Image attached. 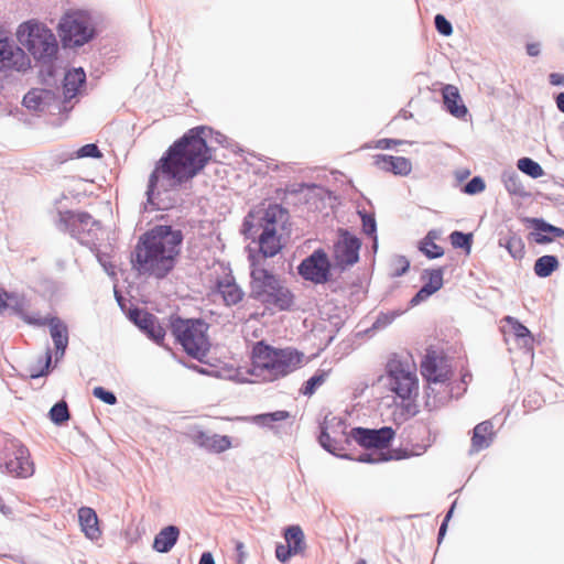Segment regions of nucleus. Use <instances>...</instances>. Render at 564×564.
Instances as JSON below:
<instances>
[{
	"label": "nucleus",
	"mask_w": 564,
	"mask_h": 564,
	"mask_svg": "<svg viewBox=\"0 0 564 564\" xmlns=\"http://www.w3.org/2000/svg\"><path fill=\"white\" fill-rule=\"evenodd\" d=\"M204 132V127L189 129L169 148L150 175L147 191L149 199L159 187L164 191L176 187L193 178L205 167L212 153L203 137Z\"/></svg>",
	"instance_id": "obj_1"
},
{
	"label": "nucleus",
	"mask_w": 564,
	"mask_h": 564,
	"mask_svg": "<svg viewBox=\"0 0 564 564\" xmlns=\"http://www.w3.org/2000/svg\"><path fill=\"white\" fill-rule=\"evenodd\" d=\"M183 235L171 226L159 225L139 237L131 253V267L142 276L165 278L175 267Z\"/></svg>",
	"instance_id": "obj_2"
},
{
	"label": "nucleus",
	"mask_w": 564,
	"mask_h": 564,
	"mask_svg": "<svg viewBox=\"0 0 564 564\" xmlns=\"http://www.w3.org/2000/svg\"><path fill=\"white\" fill-rule=\"evenodd\" d=\"M305 356L293 348H275L258 341L251 354V373L261 380L275 381L284 378L304 365Z\"/></svg>",
	"instance_id": "obj_3"
},
{
	"label": "nucleus",
	"mask_w": 564,
	"mask_h": 564,
	"mask_svg": "<svg viewBox=\"0 0 564 564\" xmlns=\"http://www.w3.org/2000/svg\"><path fill=\"white\" fill-rule=\"evenodd\" d=\"M250 278L251 299L261 302L267 307L280 311H286L293 306V293L270 271L253 262Z\"/></svg>",
	"instance_id": "obj_4"
},
{
	"label": "nucleus",
	"mask_w": 564,
	"mask_h": 564,
	"mask_svg": "<svg viewBox=\"0 0 564 564\" xmlns=\"http://www.w3.org/2000/svg\"><path fill=\"white\" fill-rule=\"evenodd\" d=\"M17 39L36 61L50 62L57 53L58 44L52 30L37 20L21 23Z\"/></svg>",
	"instance_id": "obj_5"
},
{
	"label": "nucleus",
	"mask_w": 564,
	"mask_h": 564,
	"mask_svg": "<svg viewBox=\"0 0 564 564\" xmlns=\"http://www.w3.org/2000/svg\"><path fill=\"white\" fill-rule=\"evenodd\" d=\"M171 332L176 341L192 357L202 359L209 350L208 324L203 319L171 317Z\"/></svg>",
	"instance_id": "obj_6"
},
{
	"label": "nucleus",
	"mask_w": 564,
	"mask_h": 564,
	"mask_svg": "<svg viewBox=\"0 0 564 564\" xmlns=\"http://www.w3.org/2000/svg\"><path fill=\"white\" fill-rule=\"evenodd\" d=\"M288 221V212L280 205H270L261 218L262 232L259 236L260 252L265 258L276 256L283 248V232Z\"/></svg>",
	"instance_id": "obj_7"
},
{
	"label": "nucleus",
	"mask_w": 564,
	"mask_h": 564,
	"mask_svg": "<svg viewBox=\"0 0 564 564\" xmlns=\"http://www.w3.org/2000/svg\"><path fill=\"white\" fill-rule=\"evenodd\" d=\"M421 375L427 382L445 383L453 376L449 358L442 349H426L420 365Z\"/></svg>",
	"instance_id": "obj_8"
},
{
	"label": "nucleus",
	"mask_w": 564,
	"mask_h": 564,
	"mask_svg": "<svg viewBox=\"0 0 564 564\" xmlns=\"http://www.w3.org/2000/svg\"><path fill=\"white\" fill-rule=\"evenodd\" d=\"M59 36L64 46H80L93 36L88 19L80 13L65 14L58 25Z\"/></svg>",
	"instance_id": "obj_9"
},
{
	"label": "nucleus",
	"mask_w": 564,
	"mask_h": 564,
	"mask_svg": "<svg viewBox=\"0 0 564 564\" xmlns=\"http://www.w3.org/2000/svg\"><path fill=\"white\" fill-rule=\"evenodd\" d=\"M391 390L401 399L406 400L417 393V377L414 367L400 360L388 364Z\"/></svg>",
	"instance_id": "obj_10"
},
{
	"label": "nucleus",
	"mask_w": 564,
	"mask_h": 564,
	"mask_svg": "<svg viewBox=\"0 0 564 564\" xmlns=\"http://www.w3.org/2000/svg\"><path fill=\"white\" fill-rule=\"evenodd\" d=\"M300 275L315 284H325L330 280L332 263L324 249H316L299 265Z\"/></svg>",
	"instance_id": "obj_11"
},
{
	"label": "nucleus",
	"mask_w": 564,
	"mask_h": 564,
	"mask_svg": "<svg viewBox=\"0 0 564 564\" xmlns=\"http://www.w3.org/2000/svg\"><path fill=\"white\" fill-rule=\"evenodd\" d=\"M360 246L358 238L345 231L333 248L335 265L345 270L355 264L359 259Z\"/></svg>",
	"instance_id": "obj_12"
},
{
	"label": "nucleus",
	"mask_w": 564,
	"mask_h": 564,
	"mask_svg": "<svg viewBox=\"0 0 564 564\" xmlns=\"http://www.w3.org/2000/svg\"><path fill=\"white\" fill-rule=\"evenodd\" d=\"M30 67L31 61L23 48L13 45L7 37L0 39V70L24 72Z\"/></svg>",
	"instance_id": "obj_13"
},
{
	"label": "nucleus",
	"mask_w": 564,
	"mask_h": 564,
	"mask_svg": "<svg viewBox=\"0 0 564 564\" xmlns=\"http://www.w3.org/2000/svg\"><path fill=\"white\" fill-rule=\"evenodd\" d=\"M394 435V430L389 426L379 430L356 427L351 431L352 438L361 446L369 448H387Z\"/></svg>",
	"instance_id": "obj_14"
},
{
	"label": "nucleus",
	"mask_w": 564,
	"mask_h": 564,
	"mask_svg": "<svg viewBox=\"0 0 564 564\" xmlns=\"http://www.w3.org/2000/svg\"><path fill=\"white\" fill-rule=\"evenodd\" d=\"M212 294L219 296L226 306L237 305L245 297L243 290L238 285L230 272L216 279Z\"/></svg>",
	"instance_id": "obj_15"
},
{
	"label": "nucleus",
	"mask_w": 564,
	"mask_h": 564,
	"mask_svg": "<svg viewBox=\"0 0 564 564\" xmlns=\"http://www.w3.org/2000/svg\"><path fill=\"white\" fill-rule=\"evenodd\" d=\"M25 321L29 324L39 326L48 325L50 334L56 348V354L62 357L68 346V329L67 326L58 317H31L26 316Z\"/></svg>",
	"instance_id": "obj_16"
},
{
	"label": "nucleus",
	"mask_w": 564,
	"mask_h": 564,
	"mask_svg": "<svg viewBox=\"0 0 564 564\" xmlns=\"http://www.w3.org/2000/svg\"><path fill=\"white\" fill-rule=\"evenodd\" d=\"M303 531H284V541L276 544L275 556L281 563H286L293 555L305 550Z\"/></svg>",
	"instance_id": "obj_17"
},
{
	"label": "nucleus",
	"mask_w": 564,
	"mask_h": 564,
	"mask_svg": "<svg viewBox=\"0 0 564 564\" xmlns=\"http://www.w3.org/2000/svg\"><path fill=\"white\" fill-rule=\"evenodd\" d=\"M6 469L15 477L26 478L33 475L34 464L31 460L30 452L24 446L17 447L12 456L6 462Z\"/></svg>",
	"instance_id": "obj_18"
},
{
	"label": "nucleus",
	"mask_w": 564,
	"mask_h": 564,
	"mask_svg": "<svg viewBox=\"0 0 564 564\" xmlns=\"http://www.w3.org/2000/svg\"><path fill=\"white\" fill-rule=\"evenodd\" d=\"M130 317L155 343H163L165 329L159 323L156 316L145 311L134 310L130 313Z\"/></svg>",
	"instance_id": "obj_19"
},
{
	"label": "nucleus",
	"mask_w": 564,
	"mask_h": 564,
	"mask_svg": "<svg viewBox=\"0 0 564 564\" xmlns=\"http://www.w3.org/2000/svg\"><path fill=\"white\" fill-rule=\"evenodd\" d=\"M423 279H426L425 284L420 289V291L412 297L411 305L415 306L421 302L427 300L431 295L436 293L443 286V270L442 269H432L426 270L423 274Z\"/></svg>",
	"instance_id": "obj_20"
},
{
	"label": "nucleus",
	"mask_w": 564,
	"mask_h": 564,
	"mask_svg": "<svg viewBox=\"0 0 564 564\" xmlns=\"http://www.w3.org/2000/svg\"><path fill=\"white\" fill-rule=\"evenodd\" d=\"M442 97L445 109L455 118L464 119L468 112L467 107L463 102L459 90L454 85H445L442 88Z\"/></svg>",
	"instance_id": "obj_21"
},
{
	"label": "nucleus",
	"mask_w": 564,
	"mask_h": 564,
	"mask_svg": "<svg viewBox=\"0 0 564 564\" xmlns=\"http://www.w3.org/2000/svg\"><path fill=\"white\" fill-rule=\"evenodd\" d=\"M375 164L380 170L391 172L395 175L405 176L412 171L411 161L403 156L379 154L375 156Z\"/></svg>",
	"instance_id": "obj_22"
},
{
	"label": "nucleus",
	"mask_w": 564,
	"mask_h": 564,
	"mask_svg": "<svg viewBox=\"0 0 564 564\" xmlns=\"http://www.w3.org/2000/svg\"><path fill=\"white\" fill-rule=\"evenodd\" d=\"M59 221L64 226L66 230L70 232H75L79 228H86L89 226L98 225V221L95 220L91 215L85 212H61L59 213Z\"/></svg>",
	"instance_id": "obj_23"
},
{
	"label": "nucleus",
	"mask_w": 564,
	"mask_h": 564,
	"mask_svg": "<svg viewBox=\"0 0 564 564\" xmlns=\"http://www.w3.org/2000/svg\"><path fill=\"white\" fill-rule=\"evenodd\" d=\"M494 436L492 423L490 421L480 422L473 430L471 451L477 453L489 447Z\"/></svg>",
	"instance_id": "obj_24"
},
{
	"label": "nucleus",
	"mask_w": 564,
	"mask_h": 564,
	"mask_svg": "<svg viewBox=\"0 0 564 564\" xmlns=\"http://www.w3.org/2000/svg\"><path fill=\"white\" fill-rule=\"evenodd\" d=\"M196 442L199 446L213 453H223L231 447V440L227 435H209L200 432L196 435Z\"/></svg>",
	"instance_id": "obj_25"
},
{
	"label": "nucleus",
	"mask_w": 564,
	"mask_h": 564,
	"mask_svg": "<svg viewBox=\"0 0 564 564\" xmlns=\"http://www.w3.org/2000/svg\"><path fill=\"white\" fill-rule=\"evenodd\" d=\"M86 82V74L83 68H75L66 73L63 84V94L66 100H70L78 93Z\"/></svg>",
	"instance_id": "obj_26"
},
{
	"label": "nucleus",
	"mask_w": 564,
	"mask_h": 564,
	"mask_svg": "<svg viewBox=\"0 0 564 564\" xmlns=\"http://www.w3.org/2000/svg\"><path fill=\"white\" fill-rule=\"evenodd\" d=\"M332 369H318L316 372L300 388V393L311 398L330 377Z\"/></svg>",
	"instance_id": "obj_27"
},
{
	"label": "nucleus",
	"mask_w": 564,
	"mask_h": 564,
	"mask_svg": "<svg viewBox=\"0 0 564 564\" xmlns=\"http://www.w3.org/2000/svg\"><path fill=\"white\" fill-rule=\"evenodd\" d=\"M534 240L536 243L545 245L551 242L556 237H564V230L544 223L543 220H535Z\"/></svg>",
	"instance_id": "obj_28"
},
{
	"label": "nucleus",
	"mask_w": 564,
	"mask_h": 564,
	"mask_svg": "<svg viewBox=\"0 0 564 564\" xmlns=\"http://www.w3.org/2000/svg\"><path fill=\"white\" fill-rule=\"evenodd\" d=\"M438 238V234L435 230H431L427 235L420 241L419 249L422 251L429 259H436L444 254V249L436 245L435 240Z\"/></svg>",
	"instance_id": "obj_29"
},
{
	"label": "nucleus",
	"mask_w": 564,
	"mask_h": 564,
	"mask_svg": "<svg viewBox=\"0 0 564 564\" xmlns=\"http://www.w3.org/2000/svg\"><path fill=\"white\" fill-rule=\"evenodd\" d=\"M180 531H160L154 538L153 549L160 553L169 552L177 542Z\"/></svg>",
	"instance_id": "obj_30"
},
{
	"label": "nucleus",
	"mask_w": 564,
	"mask_h": 564,
	"mask_svg": "<svg viewBox=\"0 0 564 564\" xmlns=\"http://www.w3.org/2000/svg\"><path fill=\"white\" fill-rule=\"evenodd\" d=\"M558 268L555 256H542L534 263V273L540 278L550 276Z\"/></svg>",
	"instance_id": "obj_31"
},
{
	"label": "nucleus",
	"mask_w": 564,
	"mask_h": 564,
	"mask_svg": "<svg viewBox=\"0 0 564 564\" xmlns=\"http://www.w3.org/2000/svg\"><path fill=\"white\" fill-rule=\"evenodd\" d=\"M50 93L44 89H32L23 97V105L31 110H41Z\"/></svg>",
	"instance_id": "obj_32"
},
{
	"label": "nucleus",
	"mask_w": 564,
	"mask_h": 564,
	"mask_svg": "<svg viewBox=\"0 0 564 564\" xmlns=\"http://www.w3.org/2000/svg\"><path fill=\"white\" fill-rule=\"evenodd\" d=\"M503 184L506 189L511 195L524 196L527 195V191L524 185L522 184L519 175L514 172H510L503 175Z\"/></svg>",
	"instance_id": "obj_33"
},
{
	"label": "nucleus",
	"mask_w": 564,
	"mask_h": 564,
	"mask_svg": "<svg viewBox=\"0 0 564 564\" xmlns=\"http://www.w3.org/2000/svg\"><path fill=\"white\" fill-rule=\"evenodd\" d=\"M291 414L288 411L281 410L272 413L258 414L252 417V421L258 425L270 426L273 422L285 421L290 419Z\"/></svg>",
	"instance_id": "obj_34"
},
{
	"label": "nucleus",
	"mask_w": 564,
	"mask_h": 564,
	"mask_svg": "<svg viewBox=\"0 0 564 564\" xmlns=\"http://www.w3.org/2000/svg\"><path fill=\"white\" fill-rule=\"evenodd\" d=\"M517 166L521 172L533 178L541 177L544 174L541 165L530 158H522L518 160Z\"/></svg>",
	"instance_id": "obj_35"
},
{
	"label": "nucleus",
	"mask_w": 564,
	"mask_h": 564,
	"mask_svg": "<svg viewBox=\"0 0 564 564\" xmlns=\"http://www.w3.org/2000/svg\"><path fill=\"white\" fill-rule=\"evenodd\" d=\"M78 520L82 529H97L98 517L94 509L83 507L78 510Z\"/></svg>",
	"instance_id": "obj_36"
},
{
	"label": "nucleus",
	"mask_w": 564,
	"mask_h": 564,
	"mask_svg": "<svg viewBox=\"0 0 564 564\" xmlns=\"http://www.w3.org/2000/svg\"><path fill=\"white\" fill-rule=\"evenodd\" d=\"M50 419L55 424H63L69 419L68 406L66 402L61 401L52 406L50 410Z\"/></svg>",
	"instance_id": "obj_37"
},
{
	"label": "nucleus",
	"mask_w": 564,
	"mask_h": 564,
	"mask_svg": "<svg viewBox=\"0 0 564 564\" xmlns=\"http://www.w3.org/2000/svg\"><path fill=\"white\" fill-rule=\"evenodd\" d=\"M451 243L454 248L465 249L469 253L471 248V235L462 231H453L449 236Z\"/></svg>",
	"instance_id": "obj_38"
},
{
	"label": "nucleus",
	"mask_w": 564,
	"mask_h": 564,
	"mask_svg": "<svg viewBox=\"0 0 564 564\" xmlns=\"http://www.w3.org/2000/svg\"><path fill=\"white\" fill-rule=\"evenodd\" d=\"M506 248L514 259H521L524 256V243L518 236L509 237Z\"/></svg>",
	"instance_id": "obj_39"
},
{
	"label": "nucleus",
	"mask_w": 564,
	"mask_h": 564,
	"mask_svg": "<svg viewBox=\"0 0 564 564\" xmlns=\"http://www.w3.org/2000/svg\"><path fill=\"white\" fill-rule=\"evenodd\" d=\"M505 322L510 326L511 332L518 338L530 337V330L518 319L511 316L505 317Z\"/></svg>",
	"instance_id": "obj_40"
},
{
	"label": "nucleus",
	"mask_w": 564,
	"mask_h": 564,
	"mask_svg": "<svg viewBox=\"0 0 564 564\" xmlns=\"http://www.w3.org/2000/svg\"><path fill=\"white\" fill-rule=\"evenodd\" d=\"M93 394H94V397H96L97 399L101 400L102 402H105L109 405H113L117 403L116 395L112 392L107 391L102 387H95L93 390Z\"/></svg>",
	"instance_id": "obj_41"
},
{
	"label": "nucleus",
	"mask_w": 564,
	"mask_h": 564,
	"mask_svg": "<svg viewBox=\"0 0 564 564\" xmlns=\"http://www.w3.org/2000/svg\"><path fill=\"white\" fill-rule=\"evenodd\" d=\"M78 158H95L100 159L102 153L99 151L98 147L94 143L85 144L77 151Z\"/></svg>",
	"instance_id": "obj_42"
},
{
	"label": "nucleus",
	"mask_w": 564,
	"mask_h": 564,
	"mask_svg": "<svg viewBox=\"0 0 564 564\" xmlns=\"http://www.w3.org/2000/svg\"><path fill=\"white\" fill-rule=\"evenodd\" d=\"M359 215L362 220V231L368 236H373L377 229L375 217L361 212H359Z\"/></svg>",
	"instance_id": "obj_43"
},
{
	"label": "nucleus",
	"mask_w": 564,
	"mask_h": 564,
	"mask_svg": "<svg viewBox=\"0 0 564 564\" xmlns=\"http://www.w3.org/2000/svg\"><path fill=\"white\" fill-rule=\"evenodd\" d=\"M435 28L442 35L449 36L453 33V28L449 21L442 15L437 14L435 17Z\"/></svg>",
	"instance_id": "obj_44"
},
{
	"label": "nucleus",
	"mask_w": 564,
	"mask_h": 564,
	"mask_svg": "<svg viewBox=\"0 0 564 564\" xmlns=\"http://www.w3.org/2000/svg\"><path fill=\"white\" fill-rule=\"evenodd\" d=\"M484 189L485 183L480 177H474L465 185V192L467 194H477L482 192Z\"/></svg>",
	"instance_id": "obj_45"
},
{
	"label": "nucleus",
	"mask_w": 564,
	"mask_h": 564,
	"mask_svg": "<svg viewBox=\"0 0 564 564\" xmlns=\"http://www.w3.org/2000/svg\"><path fill=\"white\" fill-rule=\"evenodd\" d=\"M410 268V262L405 257H398L394 260V272L393 275L400 276L404 274Z\"/></svg>",
	"instance_id": "obj_46"
},
{
	"label": "nucleus",
	"mask_w": 564,
	"mask_h": 564,
	"mask_svg": "<svg viewBox=\"0 0 564 564\" xmlns=\"http://www.w3.org/2000/svg\"><path fill=\"white\" fill-rule=\"evenodd\" d=\"M401 140L395 139H380L376 142V148L378 149H391L394 145L401 144Z\"/></svg>",
	"instance_id": "obj_47"
},
{
	"label": "nucleus",
	"mask_w": 564,
	"mask_h": 564,
	"mask_svg": "<svg viewBox=\"0 0 564 564\" xmlns=\"http://www.w3.org/2000/svg\"><path fill=\"white\" fill-rule=\"evenodd\" d=\"M319 443L328 452L334 451V447L332 445V438H330L329 434L326 432V430H322L321 435H319Z\"/></svg>",
	"instance_id": "obj_48"
},
{
	"label": "nucleus",
	"mask_w": 564,
	"mask_h": 564,
	"mask_svg": "<svg viewBox=\"0 0 564 564\" xmlns=\"http://www.w3.org/2000/svg\"><path fill=\"white\" fill-rule=\"evenodd\" d=\"M550 83L553 86H564V75L560 73H552L549 76Z\"/></svg>",
	"instance_id": "obj_49"
},
{
	"label": "nucleus",
	"mask_w": 564,
	"mask_h": 564,
	"mask_svg": "<svg viewBox=\"0 0 564 564\" xmlns=\"http://www.w3.org/2000/svg\"><path fill=\"white\" fill-rule=\"evenodd\" d=\"M527 53L530 56H538L540 54V45L538 43H529L527 45Z\"/></svg>",
	"instance_id": "obj_50"
},
{
	"label": "nucleus",
	"mask_w": 564,
	"mask_h": 564,
	"mask_svg": "<svg viewBox=\"0 0 564 564\" xmlns=\"http://www.w3.org/2000/svg\"><path fill=\"white\" fill-rule=\"evenodd\" d=\"M50 365H51V354H50V351H47L46 356H45V369L37 373H32L31 377L37 378V377L44 376L47 372Z\"/></svg>",
	"instance_id": "obj_51"
},
{
	"label": "nucleus",
	"mask_w": 564,
	"mask_h": 564,
	"mask_svg": "<svg viewBox=\"0 0 564 564\" xmlns=\"http://www.w3.org/2000/svg\"><path fill=\"white\" fill-rule=\"evenodd\" d=\"M199 564H215L212 553L204 552L200 556Z\"/></svg>",
	"instance_id": "obj_52"
},
{
	"label": "nucleus",
	"mask_w": 564,
	"mask_h": 564,
	"mask_svg": "<svg viewBox=\"0 0 564 564\" xmlns=\"http://www.w3.org/2000/svg\"><path fill=\"white\" fill-rule=\"evenodd\" d=\"M85 536L90 541H98L101 538L102 531H83Z\"/></svg>",
	"instance_id": "obj_53"
},
{
	"label": "nucleus",
	"mask_w": 564,
	"mask_h": 564,
	"mask_svg": "<svg viewBox=\"0 0 564 564\" xmlns=\"http://www.w3.org/2000/svg\"><path fill=\"white\" fill-rule=\"evenodd\" d=\"M556 106L560 111L564 112V91L560 93L556 97Z\"/></svg>",
	"instance_id": "obj_54"
},
{
	"label": "nucleus",
	"mask_w": 564,
	"mask_h": 564,
	"mask_svg": "<svg viewBox=\"0 0 564 564\" xmlns=\"http://www.w3.org/2000/svg\"><path fill=\"white\" fill-rule=\"evenodd\" d=\"M7 306V294L0 290V308Z\"/></svg>",
	"instance_id": "obj_55"
},
{
	"label": "nucleus",
	"mask_w": 564,
	"mask_h": 564,
	"mask_svg": "<svg viewBox=\"0 0 564 564\" xmlns=\"http://www.w3.org/2000/svg\"><path fill=\"white\" fill-rule=\"evenodd\" d=\"M452 511H453V510H451V511L448 512V514L445 517V519L443 520V522H442V524H441L440 529H442V530L447 529V522H448V519H449V517H451V514H452Z\"/></svg>",
	"instance_id": "obj_56"
},
{
	"label": "nucleus",
	"mask_w": 564,
	"mask_h": 564,
	"mask_svg": "<svg viewBox=\"0 0 564 564\" xmlns=\"http://www.w3.org/2000/svg\"><path fill=\"white\" fill-rule=\"evenodd\" d=\"M359 460L360 462H375V459L370 458L369 454L361 455Z\"/></svg>",
	"instance_id": "obj_57"
},
{
	"label": "nucleus",
	"mask_w": 564,
	"mask_h": 564,
	"mask_svg": "<svg viewBox=\"0 0 564 564\" xmlns=\"http://www.w3.org/2000/svg\"><path fill=\"white\" fill-rule=\"evenodd\" d=\"M0 511L4 514L9 513V509L4 506L1 498H0Z\"/></svg>",
	"instance_id": "obj_58"
},
{
	"label": "nucleus",
	"mask_w": 564,
	"mask_h": 564,
	"mask_svg": "<svg viewBox=\"0 0 564 564\" xmlns=\"http://www.w3.org/2000/svg\"><path fill=\"white\" fill-rule=\"evenodd\" d=\"M445 533L446 531H438V536H437V543L441 544L444 536H445Z\"/></svg>",
	"instance_id": "obj_59"
},
{
	"label": "nucleus",
	"mask_w": 564,
	"mask_h": 564,
	"mask_svg": "<svg viewBox=\"0 0 564 564\" xmlns=\"http://www.w3.org/2000/svg\"><path fill=\"white\" fill-rule=\"evenodd\" d=\"M357 564H366L365 560H359Z\"/></svg>",
	"instance_id": "obj_60"
},
{
	"label": "nucleus",
	"mask_w": 564,
	"mask_h": 564,
	"mask_svg": "<svg viewBox=\"0 0 564 564\" xmlns=\"http://www.w3.org/2000/svg\"><path fill=\"white\" fill-rule=\"evenodd\" d=\"M165 529L173 530V529H176V528H175V527H173V525H169V527H166Z\"/></svg>",
	"instance_id": "obj_61"
},
{
	"label": "nucleus",
	"mask_w": 564,
	"mask_h": 564,
	"mask_svg": "<svg viewBox=\"0 0 564 564\" xmlns=\"http://www.w3.org/2000/svg\"><path fill=\"white\" fill-rule=\"evenodd\" d=\"M289 529L295 530V529H300V528L299 527H290Z\"/></svg>",
	"instance_id": "obj_62"
}]
</instances>
